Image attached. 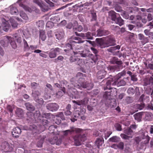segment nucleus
<instances>
[{
    "instance_id": "nucleus-14",
    "label": "nucleus",
    "mask_w": 153,
    "mask_h": 153,
    "mask_svg": "<svg viewBox=\"0 0 153 153\" xmlns=\"http://www.w3.org/2000/svg\"><path fill=\"white\" fill-rule=\"evenodd\" d=\"M89 99V98L88 97H85L82 100L77 101L73 100L72 102L74 103H75L78 105H80L86 104L88 101Z\"/></svg>"
},
{
    "instance_id": "nucleus-19",
    "label": "nucleus",
    "mask_w": 153,
    "mask_h": 153,
    "mask_svg": "<svg viewBox=\"0 0 153 153\" xmlns=\"http://www.w3.org/2000/svg\"><path fill=\"white\" fill-rule=\"evenodd\" d=\"M73 92L74 93L76 94L77 93V91H76V89L71 87L68 88L67 91L66 90V93L67 94L71 97L72 98L74 97Z\"/></svg>"
},
{
    "instance_id": "nucleus-27",
    "label": "nucleus",
    "mask_w": 153,
    "mask_h": 153,
    "mask_svg": "<svg viewBox=\"0 0 153 153\" xmlns=\"http://www.w3.org/2000/svg\"><path fill=\"white\" fill-rule=\"evenodd\" d=\"M119 16L116 18V20L114 21L115 22L121 26L124 24V21L121 18L120 15H119Z\"/></svg>"
},
{
    "instance_id": "nucleus-44",
    "label": "nucleus",
    "mask_w": 153,
    "mask_h": 153,
    "mask_svg": "<svg viewBox=\"0 0 153 153\" xmlns=\"http://www.w3.org/2000/svg\"><path fill=\"white\" fill-rule=\"evenodd\" d=\"M20 15L24 19L27 20L28 19V17L26 14L22 11L20 12Z\"/></svg>"
},
{
    "instance_id": "nucleus-2",
    "label": "nucleus",
    "mask_w": 153,
    "mask_h": 153,
    "mask_svg": "<svg viewBox=\"0 0 153 153\" xmlns=\"http://www.w3.org/2000/svg\"><path fill=\"white\" fill-rule=\"evenodd\" d=\"M96 41L98 46L101 48L113 45L115 43V40L113 36L111 35L107 37L105 41L102 38H97Z\"/></svg>"
},
{
    "instance_id": "nucleus-47",
    "label": "nucleus",
    "mask_w": 153,
    "mask_h": 153,
    "mask_svg": "<svg viewBox=\"0 0 153 153\" xmlns=\"http://www.w3.org/2000/svg\"><path fill=\"white\" fill-rule=\"evenodd\" d=\"M126 84V82L123 79L121 80L119 82H117V86H124Z\"/></svg>"
},
{
    "instance_id": "nucleus-33",
    "label": "nucleus",
    "mask_w": 153,
    "mask_h": 153,
    "mask_svg": "<svg viewBox=\"0 0 153 153\" xmlns=\"http://www.w3.org/2000/svg\"><path fill=\"white\" fill-rule=\"evenodd\" d=\"M74 46L71 43H70L69 41V39L68 40V43L65 44V47L67 49L64 50L65 51L70 50L73 49V47H74Z\"/></svg>"
},
{
    "instance_id": "nucleus-17",
    "label": "nucleus",
    "mask_w": 153,
    "mask_h": 153,
    "mask_svg": "<svg viewBox=\"0 0 153 153\" xmlns=\"http://www.w3.org/2000/svg\"><path fill=\"white\" fill-rule=\"evenodd\" d=\"M21 132V129L19 127L14 128L12 131V134L13 137L17 138L19 136V135Z\"/></svg>"
},
{
    "instance_id": "nucleus-36",
    "label": "nucleus",
    "mask_w": 153,
    "mask_h": 153,
    "mask_svg": "<svg viewBox=\"0 0 153 153\" xmlns=\"http://www.w3.org/2000/svg\"><path fill=\"white\" fill-rule=\"evenodd\" d=\"M120 138L117 136H114L110 138L109 139V140L110 142L114 143H117L120 140Z\"/></svg>"
},
{
    "instance_id": "nucleus-55",
    "label": "nucleus",
    "mask_w": 153,
    "mask_h": 153,
    "mask_svg": "<svg viewBox=\"0 0 153 153\" xmlns=\"http://www.w3.org/2000/svg\"><path fill=\"white\" fill-rule=\"evenodd\" d=\"M44 118H46V119H49L51 118V117L53 116V114L50 113L45 114L43 116Z\"/></svg>"
},
{
    "instance_id": "nucleus-45",
    "label": "nucleus",
    "mask_w": 153,
    "mask_h": 153,
    "mask_svg": "<svg viewBox=\"0 0 153 153\" xmlns=\"http://www.w3.org/2000/svg\"><path fill=\"white\" fill-rule=\"evenodd\" d=\"M132 132V130L131 129V128L128 127L124 130V133L128 135H131Z\"/></svg>"
},
{
    "instance_id": "nucleus-58",
    "label": "nucleus",
    "mask_w": 153,
    "mask_h": 153,
    "mask_svg": "<svg viewBox=\"0 0 153 153\" xmlns=\"http://www.w3.org/2000/svg\"><path fill=\"white\" fill-rule=\"evenodd\" d=\"M82 27L81 25H79L77 27L73 28V30L74 31H77L79 32H80L82 31Z\"/></svg>"
},
{
    "instance_id": "nucleus-5",
    "label": "nucleus",
    "mask_w": 153,
    "mask_h": 153,
    "mask_svg": "<svg viewBox=\"0 0 153 153\" xmlns=\"http://www.w3.org/2000/svg\"><path fill=\"white\" fill-rule=\"evenodd\" d=\"M74 139L76 145L78 146L81 144V142H84L86 140V135L85 134L82 135L77 134L74 137Z\"/></svg>"
},
{
    "instance_id": "nucleus-13",
    "label": "nucleus",
    "mask_w": 153,
    "mask_h": 153,
    "mask_svg": "<svg viewBox=\"0 0 153 153\" xmlns=\"http://www.w3.org/2000/svg\"><path fill=\"white\" fill-rule=\"evenodd\" d=\"M63 114L62 112H60L57 115L56 117H54V120L55 123L57 124H59L61 122V120L59 117L62 120H64L65 119L63 117Z\"/></svg>"
},
{
    "instance_id": "nucleus-39",
    "label": "nucleus",
    "mask_w": 153,
    "mask_h": 153,
    "mask_svg": "<svg viewBox=\"0 0 153 153\" xmlns=\"http://www.w3.org/2000/svg\"><path fill=\"white\" fill-rule=\"evenodd\" d=\"M10 22L11 23V26L13 28L17 27L18 23L15 21L13 19L11 18H10Z\"/></svg>"
},
{
    "instance_id": "nucleus-34",
    "label": "nucleus",
    "mask_w": 153,
    "mask_h": 153,
    "mask_svg": "<svg viewBox=\"0 0 153 153\" xmlns=\"http://www.w3.org/2000/svg\"><path fill=\"white\" fill-rule=\"evenodd\" d=\"M142 138L143 140L142 142L143 144H146L149 143L150 140V137L147 134L146 135L143 134Z\"/></svg>"
},
{
    "instance_id": "nucleus-11",
    "label": "nucleus",
    "mask_w": 153,
    "mask_h": 153,
    "mask_svg": "<svg viewBox=\"0 0 153 153\" xmlns=\"http://www.w3.org/2000/svg\"><path fill=\"white\" fill-rule=\"evenodd\" d=\"M47 109L50 111H57L59 108V105L56 103H50L46 106Z\"/></svg>"
},
{
    "instance_id": "nucleus-22",
    "label": "nucleus",
    "mask_w": 153,
    "mask_h": 153,
    "mask_svg": "<svg viewBox=\"0 0 153 153\" xmlns=\"http://www.w3.org/2000/svg\"><path fill=\"white\" fill-rule=\"evenodd\" d=\"M2 150L5 152H8L9 150V146L8 142L5 141L3 142L1 145Z\"/></svg>"
},
{
    "instance_id": "nucleus-60",
    "label": "nucleus",
    "mask_w": 153,
    "mask_h": 153,
    "mask_svg": "<svg viewBox=\"0 0 153 153\" xmlns=\"http://www.w3.org/2000/svg\"><path fill=\"white\" fill-rule=\"evenodd\" d=\"M120 48V46L119 45H117L115 47H111L110 48V50L112 52H113L116 50H119Z\"/></svg>"
},
{
    "instance_id": "nucleus-28",
    "label": "nucleus",
    "mask_w": 153,
    "mask_h": 153,
    "mask_svg": "<svg viewBox=\"0 0 153 153\" xmlns=\"http://www.w3.org/2000/svg\"><path fill=\"white\" fill-rule=\"evenodd\" d=\"M143 115V112L137 113L134 115V117L135 120L138 122L141 121Z\"/></svg>"
},
{
    "instance_id": "nucleus-49",
    "label": "nucleus",
    "mask_w": 153,
    "mask_h": 153,
    "mask_svg": "<svg viewBox=\"0 0 153 153\" xmlns=\"http://www.w3.org/2000/svg\"><path fill=\"white\" fill-rule=\"evenodd\" d=\"M114 58L111 61V63L112 64H117L119 65H121L123 63L122 61H118L116 60H114Z\"/></svg>"
},
{
    "instance_id": "nucleus-18",
    "label": "nucleus",
    "mask_w": 153,
    "mask_h": 153,
    "mask_svg": "<svg viewBox=\"0 0 153 153\" xmlns=\"http://www.w3.org/2000/svg\"><path fill=\"white\" fill-rule=\"evenodd\" d=\"M107 74V71L104 70L99 71L97 74V77L98 79H102L105 77Z\"/></svg>"
},
{
    "instance_id": "nucleus-54",
    "label": "nucleus",
    "mask_w": 153,
    "mask_h": 153,
    "mask_svg": "<svg viewBox=\"0 0 153 153\" xmlns=\"http://www.w3.org/2000/svg\"><path fill=\"white\" fill-rule=\"evenodd\" d=\"M120 136L123 139L126 140H128L129 138H132V137L128 136L123 134H120Z\"/></svg>"
},
{
    "instance_id": "nucleus-59",
    "label": "nucleus",
    "mask_w": 153,
    "mask_h": 153,
    "mask_svg": "<svg viewBox=\"0 0 153 153\" xmlns=\"http://www.w3.org/2000/svg\"><path fill=\"white\" fill-rule=\"evenodd\" d=\"M114 126L117 130L118 131L122 130L121 126L120 124L116 123L115 124Z\"/></svg>"
},
{
    "instance_id": "nucleus-21",
    "label": "nucleus",
    "mask_w": 153,
    "mask_h": 153,
    "mask_svg": "<svg viewBox=\"0 0 153 153\" xmlns=\"http://www.w3.org/2000/svg\"><path fill=\"white\" fill-rule=\"evenodd\" d=\"M108 16L111 19L114 21L116 20L117 16L119 15L115 11L113 10H111L108 12Z\"/></svg>"
},
{
    "instance_id": "nucleus-9",
    "label": "nucleus",
    "mask_w": 153,
    "mask_h": 153,
    "mask_svg": "<svg viewBox=\"0 0 153 153\" xmlns=\"http://www.w3.org/2000/svg\"><path fill=\"white\" fill-rule=\"evenodd\" d=\"M69 41L70 43L73 44L74 46H78L77 44L82 43L84 42V41L82 40L80 38L76 37H72L69 38Z\"/></svg>"
},
{
    "instance_id": "nucleus-26",
    "label": "nucleus",
    "mask_w": 153,
    "mask_h": 153,
    "mask_svg": "<svg viewBox=\"0 0 153 153\" xmlns=\"http://www.w3.org/2000/svg\"><path fill=\"white\" fill-rule=\"evenodd\" d=\"M145 34L147 36H148V38H149L151 40L153 39V32H150V30L148 29H145L144 31Z\"/></svg>"
},
{
    "instance_id": "nucleus-41",
    "label": "nucleus",
    "mask_w": 153,
    "mask_h": 153,
    "mask_svg": "<svg viewBox=\"0 0 153 153\" xmlns=\"http://www.w3.org/2000/svg\"><path fill=\"white\" fill-rule=\"evenodd\" d=\"M94 35V34L93 33H92L89 32H88L86 33V35H85L86 39H93V36Z\"/></svg>"
},
{
    "instance_id": "nucleus-29",
    "label": "nucleus",
    "mask_w": 153,
    "mask_h": 153,
    "mask_svg": "<svg viewBox=\"0 0 153 153\" xmlns=\"http://www.w3.org/2000/svg\"><path fill=\"white\" fill-rule=\"evenodd\" d=\"M50 143L52 144L56 143V145H59L61 143V140L60 139L57 140L56 137H54L52 140H50Z\"/></svg>"
},
{
    "instance_id": "nucleus-1",
    "label": "nucleus",
    "mask_w": 153,
    "mask_h": 153,
    "mask_svg": "<svg viewBox=\"0 0 153 153\" xmlns=\"http://www.w3.org/2000/svg\"><path fill=\"white\" fill-rule=\"evenodd\" d=\"M113 89H116L115 88H108L107 87H105L104 89H108V91L105 92L103 97V99L104 100L105 104L107 106H109L112 108L115 107L117 105L116 100L111 98V94L112 91L111 90Z\"/></svg>"
},
{
    "instance_id": "nucleus-56",
    "label": "nucleus",
    "mask_w": 153,
    "mask_h": 153,
    "mask_svg": "<svg viewBox=\"0 0 153 153\" xmlns=\"http://www.w3.org/2000/svg\"><path fill=\"white\" fill-rule=\"evenodd\" d=\"M121 15L124 18L126 19H128L129 17V15L125 11L123 10H122V14H121Z\"/></svg>"
},
{
    "instance_id": "nucleus-63",
    "label": "nucleus",
    "mask_w": 153,
    "mask_h": 153,
    "mask_svg": "<svg viewBox=\"0 0 153 153\" xmlns=\"http://www.w3.org/2000/svg\"><path fill=\"white\" fill-rule=\"evenodd\" d=\"M36 24L39 27H42L43 26V22L42 21H39L36 22Z\"/></svg>"
},
{
    "instance_id": "nucleus-43",
    "label": "nucleus",
    "mask_w": 153,
    "mask_h": 153,
    "mask_svg": "<svg viewBox=\"0 0 153 153\" xmlns=\"http://www.w3.org/2000/svg\"><path fill=\"white\" fill-rule=\"evenodd\" d=\"M115 80V79L114 78V77L113 78H110L109 79L107 80L106 82V86H108L110 85L114 82V81Z\"/></svg>"
},
{
    "instance_id": "nucleus-31",
    "label": "nucleus",
    "mask_w": 153,
    "mask_h": 153,
    "mask_svg": "<svg viewBox=\"0 0 153 153\" xmlns=\"http://www.w3.org/2000/svg\"><path fill=\"white\" fill-rule=\"evenodd\" d=\"M46 38V36L44 31L41 30L39 31V40L44 41Z\"/></svg>"
},
{
    "instance_id": "nucleus-51",
    "label": "nucleus",
    "mask_w": 153,
    "mask_h": 153,
    "mask_svg": "<svg viewBox=\"0 0 153 153\" xmlns=\"http://www.w3.org/2000/svg\"><path fill=\"white\" fill-rule=\"evenodd\" d=\"M10 45H11L12 48L14 49H16L17 48V46L15 41H13L12 40V39H11L10 37Z\"/></svg>"
},
{
    "instance_id": "nucleus-8",
    "label": "nucleus",
    "mask_w": 153,
    "mask_h": 153,
    "mask_svg": "<svg viewBox=\"0 0 153 153\" xmlns=\"http://www.w3.org/2000/svg\"><path fill=\"white\" fill-rule=\"evenodd\" d=\"M61 50V49L59 48H52L50 50L48 53L49 56L51 58H55L58 53H59Z\"/></svg>"
},
{
    "instance_id": "nucleus-30",
    "label": "nucleus",
    "mask_w": 153,
    "mask_h": 153,
    "mask_svg": "<svg viewBox=\"0 0 153 153\" xmlns=\"http://www.w3.org/2000/svg\"><path fill=\"white\" fill-rule=\"evenodd\" d=\"M108 70L111 72H114L116 71H118L119 68V66L117 65L109 66L108 68Z\"/></svg>"
},
{
    "instance_id": "nucleus-57",
    "label": "nucleus",
    "mask_w": 153,
    "mask_h": 153,
    "mask_svg": "<svg viewBox=\"0 0 153 153\" xmlns=\"http://www.w3.org/2000/svg\"><path fill=\"white\" fill-rule=\"evenodd\" d=\"M124 143L122 142H120L118 144H117V148L121 150L124 149Z\"/></svg>"
},
{
    "instance_id": "nucleus-62",
    "label": "nucleus",
    "mask_w": 153,
    "mask_h": 153,
    "mask_svg": "<svg viewBox=\"0 0 153 153\" xmlns=\"http://www.w3.org/2000/svg\"><path fill=\"white\" fill-rule=\"evenodd\" d=\"M83 61L82 59H80L78 58V59H77V61L76 62V63L79 66H81L82 64Z\"/></svg>"
},
{
    "instance_id": "nucleus-4",
    "label": "nucleus",
    "mask_w": 153,
    "mask_h": 153,
    "mask_svg": "<svg viewBox=\"0 0 153 153\" xmlns=\"http://www.w3.org/2000/svg\"><path fill=\"white\" fill-rule=\"evenodd\" d=\"M82 48V47L81 46H80L79 48H75L77 51H74V54L76 55L77 54H79L81 56L84 57H91L93 56V54L90 53L91 52L89 50L85 49L81 51L78 50Z\"/></svg>"
},
{
    "instance_id": "nucleus-12",
    "label": "nucleus",
    "mask_w": 153,
    "mask_h": 153,
    "mask_svg": "<svg viewBox=\"0 0 153 153\" xmlns=\"http://www.w3.org/2000/svg\"><path fill=\"white\" fill-rule=\"evenodd\" d=\"M126 74V72L125 70H124L121 72L119 73L114 77L115 80L112 83L113 85H115L117 84L118 79L121 78L122 77L125 76Z\"/></svg>"
},
{
    "instance_id": "nucleus-52",
    "label": "nucleus",
    "mask_w": 153,
    "mask_h": 153,
    "mask_svg": "<svg viewBox=\"0 0 153 153\" xmlns=\"http://www.w3.org/2000/svg\"><path fill=\"white\" fill-rule=\"evenodd\" d=\"M152 114L148 112H146L145 113V119L146 120H150L151 118V115Z\"/></svg>"
},
{
    "instance_id": "nucleus-61",
    "label": "nucleus",
    "mask_w": 153,
    "mask_h": 153,
    "mask_svg": "<svg viewBox=\"0 0 153 153\" xmlns=\"http://www.w3.org/2000/svg\"><path fill=\"white\" fill-rule=\"evenodd\" d=\"M44 139H41L39 141H38L37 144V146L39 148L42 147V144L43 142Z\"/></svg>"
},
{
    "instance_id": "nucleus-40",
    "label": "nucleus",
    "mask_w": 153,
    "mask_h": 153,
    "mask_svg": "<svg viewBox=\"0 0 153 153\" xmlns=\"http://www.w3.org/2000/svg\"><path fill=\"white\" fill-rule=\"evenodd\" d=\"M1 120L0 118V134H1L2 132L5 131V127L4 126L5 121L1 122Z\"/></svg>"
},
{
    "instance_id": "nucleus-38",
    "label": "nucleus",
    "mask_w": 153,
    "mask_h": 153,
    "mask_svg": "<svg viewBox=\"0 0 153 153\" xmlns=\"http://www.w3.org/2000/svg\"><path fill=\"white\" fill-rule=\"evenodd\" d=\"M19 5L20 6L22 7L26 11H27L30 12H31L32 11V10L31 8H30L27 6L24 5L23 4L21 3Z\"/></svg>"
},
{
    "instance_id": "nucleus-25",
    "label": "nucleus",
    "mask_w": 153,
    "mask_h": 153,
    "mask_svg": "<svg viewBox=\"0 0 153 153\" xmlns=\"http://www.w3.org/2000/svg\"><path fill=\"white\" fill-rule=\"evenodd\" d=\"M15 112L16 115L20 118H22L24 115V111L21 108H17Z\"/></svg>"
},
{
    "instance_id": "nucleus-6",
    "label": "nucleus",
    "mask_w": 153,
    "mask_h": 153,
    "mask_svg": "<svg viewBox=\"0 0 153 153\" xmlns=\"http://www.w3.org/2000/svg\"><path fill=\"white\" fill-rule=\"evenodd\" d=\"M82 131V130L80 128L72 126L70 127V129L63 131L62 132V134L64 136H67L68 135H71L74 133L80 132Z\"/></svg>"
},
{
    "instance_id": "nucleus-10",
    "label": "nucleus",
    "mask_w": 153,
    "mask_h": 153,
    "mask_svg": "<svg viewBox=\"0 0 153 153\" xmlns=\"http://www.w3.org/2000/svg\"><path fill=\"white\" fill-rule=\"evenodd\" d=\"M76 76L78 77V81L80 84V86H86V85L84 84L85 79L84 77L85 76V75L81 72H78L76 74ZM77 86H80L79 84Z\"/></svg>"
},
{
    "instance_id": "nucleus-23",
    "label": "nucleus",
    "mask_w": 153,
    "mask_h": 153,
    "mask_svg": "<svg viewBox=\"0 0 153 153\" xmlns=\"http://www.w3.org/2000/svg\"><path fill=\"white\" fill-rule=\"evenodd\" d=\"M61 88L56 94V96L57 97L59 98L62 96L63 94L66 93V90L64 87H60Z\"/></svg>"
},
{
    "instance_id": "nucleus-24",
    "label": "nucleus",
    "mask_w": 153,
    "mask_h": 153,
    "mask_svg": "<svg viewBox=\"0 0 153 153\" xmlns=\"http://www.w3.org/2000/svg\"><path fill=\"white\" fill-rule=\"evenodd\" d=\"M64 36V32L62 30H59L56 32L55 34V36L57 39L59 40L63 38Z\"/></svg>"
},
{
    "instance_id": "nucleus-15",
    "label": "nucleus",
    "mask_w": 153,
    "mask_h": 153,
    "mask_svg": "<svg viewBox=\"0 0 153 153\" xmlns=\"http://www.w3.org/2000/svg\"><path fill=\"white\" fill-rule=\"evenodd\" d=\"M9 38L10 37L8 36L5 37L4 39L0 41V44L4 47H7L10 41Z\"/></svg>"
},
{
    "instance_id": "nucleus-16",
    "label": "nucleus",
    "mask_w": 153,
    "mask_h": 153,
    "mask_svg": "<svg viewBox=\"0 0 153 153\" xmlns=\"http://www.w3.org/2000/svg\"><path fill=\"white\" fill-rule=\"evenodd\" d=\"M138 37L143 44H145L149 42V40L148 37L145 36L143 34H139Z\"/></svg>"
},
{
    "instance_id": "nucleus-42",
    "label": "nucleus",
    "mask_w": 153,
    "mask_h": 153,
    "mask_svg": "<svg viewBox=\"0 0 153 153\" xmlns=\"http://www.w3.org/2000/svg\"><path fill=\"white\" fill-rule=\"evenodd\" d=\"M144 107V104L141 103L140 104H137L134 105V107L139 110H142Z\"/></svg>"
},
{
    "instance_id": "nucleus-35",
    "label": "nucleus",
    "mask_w": 153,
    "mask_h": 153,
    "mask_svg": "<svg viewBox=\"0 0 153 153\" xmlns=\"http://www.w3.org/2000/svg\"><path fill=\"white\" fill-rule=\"evenodd\" d=\"M25 105L28 110L33 111L35 109L34 107L29 102L26 103Z\"/></svg>"
},
{
    "instance_id": "nucleus-20",
    "label": "nucleus",
    "mask_w": 153,
    "mask_h": 153,
    "mask_svg": "<svg viewBox=\"0 0 153 153\" xmlns=\"http://www.w3.org/2000/svg\"><path fill=\"white\" fill-rule=\"evenodd\" d=\"M97 36H103L107 35L109 33V32L108 30L99 29L97 31Z\"/></svg>"
},
{
    "instance_id": "nucleus-48",
    "label": "nucleus",
    "mask_w": 153,
    "mask_h": 153,
    "mask_svg": "<svg viewBox=\"0 0 153 153\" xmlns=\"http://www.w3.org/2000/svg\"><path fill=\"white\" fill-rule=\"evenodd\" d=\"M103 138H98L96 141V143L98 146H101L103 143Z\"/></svg>"
},
{
    "instance_id": "nucleus-46",
    "label": "nucleus",
    "mask_w": 153,
    "mask_h": 153,
    "mask_svg": "<svg viewBox=\"0 0 153 153\" xmlns=\"http://www.w3.org/2000/svg\"><path fill=\"white\" fill-rule=\"evenodd\" d=\"M39 6L40 7L41 10L43 11H47L48 10V7L45 5L41 4Z\"/></svg>"
},
{
    "instance_id": "nucleus-53",
    "label": "nucleus",
    "mask_w": 153,
    "mask_h": 153,
    "mask_svg": "<svg viewBox=\"0 0 153 153\" xmlns=\"http://www.w3.org/2000/svg\"><path fill=\"white\" fill-rule=\"evenodd\" d=\"M153 84V78L152 77H151L149 80L146 81V82L145 85H152Z\"/></svg>"
},
{
    "instance_id": "nucleus-64",
    "label": "nucleus",
    "mask_w": 153,
    "mask_h": 153,
    "mask_svg": "<svg viewBox=\"0 0 153 153\" xmlns=\"http://www.w3.org/2000/svg\"><path fill=\"white\" fill-rule=\"evenodd\" d=\"M131 23H136L137 26L138 27H140L143 26V25L141 23L139 22H136L134 21H131Z\"/></svg>"
},
{
    "instance_id": "nucleus-50",
    "label": "nucleus",
    "mask_w": 153,
    "mask_h": 153,
    "mask_svg": "<svg viewBox=\"0 0 153 153\" xmlns=\"http://www.w3.org/2000/svg\"><path fill=\"white\" fill-rule=\"evenodd\" d=\"M78 57L75 56H71L69 59L70 61L71 62H76Z\"/></svg>"
},
{
    "instance_id": "nucleus-37",
    "label": "nucleus",
    "mask_w": 153,
    "mask_h": 153,
    "mask_svg": "<svg viewBox=\"0 0 153 153\" xmlns=\"http://www.w3.org/2000/svg\"><path fill=\"white\" fill-rule=\"evenodd\" d=\"M24 42V50L25 51H29L30 46L25 39L23 40Z\"/></svg>"
},
{
    "instance_id": "nucleus-3",
    "label": "nucleus",
    "mask_w": 153,
    "mask_h": 153,
    "mask_svg": "<svg viewBox=\"0 0 153 153\" xmlns=\"http://www.w3.org/2000/svg\"><path fill=\"white\" fill-rule=\"evenodd\" d=\"M27 114V119L28 121V122H33L34 119L36 118H37L38 120H41V118H43V116L41 115L39 111H36L34 113L31 112H28Z\"/></svg>"
},
{
    "instance_id": "nucleus-7",
    "label": "nucleus",
    "mask_w": 153,
    "mask_h": 153,
    "mask_svg": "<svg viewBox=\"0 0 153 153\" xmlns=\"http://www.w3.org/2000/svg\"><path fill=\"white\" fill-rule=\"evenodd\" d=\"M32 95L34 100L39 104L42 105L44 103V101L42 98H39L41 95V93L38 91H33Z\"/></svg>"
},
{
    "instance_id": "nucleus-32",
    "label": "nucleus",
    "mask_w": 153,
    "mask_h": 153,
    "mask_svg": "<svg viewBox=\"0 0 153 153\" xmlns=\"http://www.w3.org/2000/svg\"><path fill=\"white\" fill-rule=\"evenodd\" d=\"M42 118H41L40 122L42 123L44 126H48L51 125V123L49 122L47 119H46V118H44L43 116L42 117Z\"/></svg>"
}]
</instances>
